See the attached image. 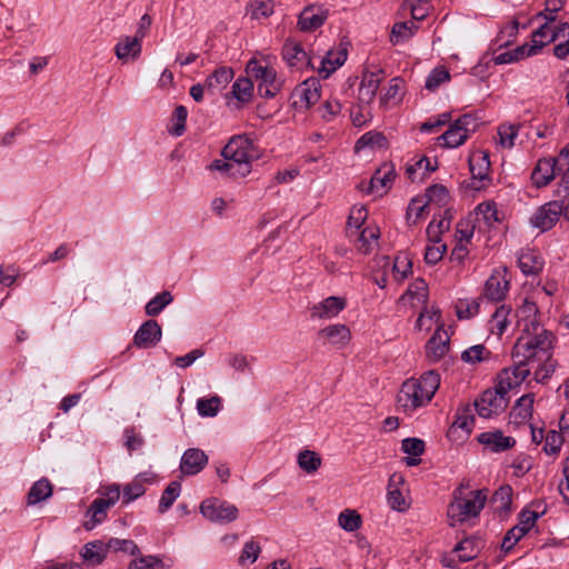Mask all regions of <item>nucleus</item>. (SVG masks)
<instances>
[{
	"mask_svg": "<svg viewBox=\"0 0 569 569\" xmlns=\"http://www.w3.org/2000/svg\"><path fill=\"white\" fill-rule=\"evenodd\" d=\"M260 551L261 548L258 542L253 540L247 541L239 557V563L242 566L253 563L258 559Z\"/></svg>",
	"mask_w": 569,
	"mask_h": 569,
	"instance_id": "nucleus-62",
	"label": "nucleus"
},
{
	"mask_svg": "<svg viewBox=\"0 0 569 569\" xmlns=\"http://www.w3.org/2000/svg\"><path fill=\"white\" fill-rule=\"evenodd\" d=\"M181 492V485L179 481H171L163 490L159 501V512H166L177 500Z\"/></svg>",
	"mask_w": 569,
	"mask_h": 569,
	"instance_id": "nucleus-43",
	"label": "nucleus"
},
{
	"mask_svg": "<svg viewBox=\"0 0 569 569\" xmlns=\"http://www.w3.org/2000/svg\"><path fill=\"white\" fill-rule=\"evenodd\" d=\"M164 563L157 556H140L134 558L128 569H163Z\"/></svg>",
	"mask_w": 569,
	"mask_h": 569,
	"instance_id": "nucleus-56",
	"label": "nucleus"
},
{
	"mask_svg": "<svg viewBox=\"0 0 569 569\" xmlns=\"http://www.w3.org/2000/svg\"><path fill=\"white\" fill-rule=\"evenodd\" d=\"M478 441L492 452H501L515 446L516 440L511 437H506L501 431H487L478 437Z\"/></svg>",
	"mask_w": 569,
	"mask_h": 569,
	"instance_id": "nucleus-19",
	"label": "nucleus"
},
{
	"mask_svg": "<svg viewBox=\"0 0 569 569\" xmlns=\"http://www.w3.org/2000/svg\"><path fill=\"white\" fill-rule=\"evenodd\" d=\"M427 206L428 200L425 197L413 198L407 209V221L411 224H416L423 216Z\"/></svg>",
	"mask_w": 569,
	"mask_h": 569,
	"instance_id": "nucleus-55",
	"label": "nucleus"
},
{
	"mask_svg": "<svg viewBox=\"0 0 569 569\" xmlns=\"http://www.w3.org/2000/svg\"><path fill=\"white\" fill-rule=\"evenodd\" d=\"M476 229V224L472 220H461L457 223L456 230V241L462 243H469L471 240L473 232Z\"/></svg>",
	"mask_w": 569,
	"mask_h": 569,
	"instance_id": "nucleus-63",
	"label": "nucleus"
},
{
	"mask_svg": "<svg viewBox=\"0 0 569 569\" xmlns=\"http://www.w3.org/2000/svg\"><path fill=\"white\" fill-rule=\"evenodd\" d=\"M427 298L428 287L422 279H417L413 281L401 297V299L405 301H411L413 306L426 303Z\"/></svg>",
	"mask_w": 569,
	"mask_h": 569,
	"instance_id": "nucleus-36",
	"label": "nucleus"
},
{
	"mask_svg": "<svg viewBox=\"0 0 569 569\" xmlns=\"http://www.w3.org/2000/svg\"><path fill=\"white\" fill-rule=\"evenodd\" d=\"M328 18V10L318 6L306 7L299 16L301 31H312L321 27Z\"/></svg>",
	"mask_w": 569,
	"mask_h": 569,
	"instance_id": "nucleus-16",
	"label": "nucleus"
},
{
	"mask_svg": "<svg viewBox=\"0 0 569 569\" xmlns=\"http://www.w3.org/2000/svg\"><path fill=\"white\" fill-rule=\"evenodd\" d=\"M382 81L381 71L365 72L359 87V100L369 104L376 97L377 90Z\"/></svg>",
	"mask_w": 569,
	"mask_h": 569,
	"instance_id": "nucleus-22",
	"label": "nucleus"
},
{
	"mask_svg": "<svg viewBox=\"0 0 569 569\" xmlns=\"http://www.w3.org/2000/svg\"><path fill=\"white\" fill-rule=\"evenodd\" d=\"M318 338L325 343L343 347L350 341L351 332L346 325L335 323L319 330Z\"/></svg>",
	"mask_w": 569,
	"mask_h": 569,
	"instance_id": "nucleus-17",
	"label": "nucleus"
},
{
	"mask_svg": "<svg viewBox=\"0 0 569 569\" xmlns=\"http://www.w3.org/2000/svg\"><path fill=\"white\" fill-rule=\"evenodd\" d=\"M200 511L204 518L212 522H230L238 518V508L227 501L210 498L202 501Z\"/></svg>",
	"mask_w": 569,
	"mask_h": 569,
	"instance_id": "nucleus-8",
	"label": "nucleus"
},
{
	"mask_svg": "<svg viewBox=\"0 0 569 569\" xmlns=\"http://www.w3.org/2000/svg\"><path fill=\"white\" fill-rule=\"evenodd\" d=\"M507 269L495 270L485 283V296L492 301L502 300L509 290Z\"/></svg>",
	"mask_w": 569,
	"mask_h": 569,
	"instance_id": "nucleus-13",
	"label": "nucleus"
},
{
	"mask_svg": "<svg viewBox=\"0 0 569 569\" xmlns=\"http://www.w3.org/2000/svg\"><path fill=\"white\" fill-rule=\"evenodd\" d=\"M232 78L233 70L231 68L220 67L206 79L204 86L211 91L221 90L227 87Z\"/></svg>",
	"mask_w": 569,
	"mask_h": 569,
	"instance_id": "nucleus-32",
	"label": "nucleus"
},
{
	"mask_svg": "<svg viewBox=\"0 0 569 569\" xmlns=\"http://www.w3.org/2000/svg\"><path fill=\"white\" fill-rule=\"evenodd\" d=\"M527 51H528V46L523 44L513 51H507V52H502V53L495 56L493 61L496 64L512 63L523 57H528L526 53Z\"/></svg>",
	"mask_w": 569,
	"mask_h": 569,
	"instance_id": "nucleus-61",
	"label": "nucleus"
},
{
	"mask_svg": "<svg viewBox=\"0 0 569 569\" xmlns=\"http://www.w3.org/2000/svg\"><path fill=\"white\" fill-rule=\"evenodd\" d=\"M338 523L343 530L353 532L361 527L362 521L356 510L345 509L338 517Z\"/></svg>",
	"mask_w": 569,
	"mask_h": 569,
	"instance_id": "nucleus-47",
	"label": "nucleus"
},
{
	"mask_svg": "<svg viewBox=\"0 0 569 569\" xmlns=\"http://www.w3.org/2000/svg\"><path fill=\"white\" fill-rule=\"evenodd\" d=\"M449 80L450 73L446 68H436L427 77L425 87L430 91H435L440 84Z\"/></svg>",
	"mask_w": 569,
	"mask_h": 569,
	"instance_id": "nucleus-59",
	"label": "nucleus"
},
{
	"mask_svg": "<svg viewBox=\"0 0 569 569\" xmlns=\"http://www.w3.org/2000/svg\"><path fill=\"white\" fill-rule=\"evenodd\" d=\"M208 463V456L198 448L184 451L180 461V470L184 476L199 473Z\"/></svg>",
	"mask_w": 569,
	"mask_h": 569,
	"instance_id": "nucleus-15",
	"label": "nucleus"
},
{
	"mask_svg": "<svg viewBox=\"0 0 569 569\" xmlns=\"http://www.w3.org/2000/svg\"><path fill=\"white\" fill-rule=\"evenodd\" d=\"M535 509H525L519 515V522L512 527L505 536L501 549L509 552L513 546L535 526L536 521L545 513V508L540 510L541 503H533Z\"/></svg>",
	"mask_w": 569,
	"mask_h": 569,
	"instance_id": "nucleus-7",
	"label": "nucleus"
},
{
	"mask_svg": "<svg viewBox=\"0 0 569 569\" xmlns=\"http://www.w3.org/2000/svg\"><path fill=\"white\" fill-rule=\"evenodd\" d=\"M559 172V161L557 158L539 159L531 173V181L536 188L548 186Z\"/></svg>",
	"mask_w": 569,
	"mask_h": 569,
	"instance_id": "nucleus-11",
	"label": "nucleus"
},
{
	"mask_svg": "<svg viewBox=\"0 0 569 569\" xmlns=\"http://www.w3.org/2000/svg\"><path fill=\"white\" fill-rule=\"evenodd\" d=\"M555 42L553 28L548 23L541 24L531 37V43L526 52L528 57L537 54L545 46Z\"/></svg>",
	"mask_w": 569,
	"mask_h": 569,
	"instance_id": "nucleus-24",
	"label": "nucleus"
},
{
	"mask_svg": "<svg viewBox=\"0 0 569 569\" xmlns=\"http://www.w3.org/2000/svg\"><path fill=\"white\" fill-rule=\"evenodd\" d=\"M379 234V229L377 228H365L360 231L353 232L352 238H355L357 250L363 254L370 253L377 246Z\"/></svg>",
	"mask_w": 569,
	"mask_h": 569,
	"instance_id": "nucleus-29",
	"label": "nucleus"
},
{
	"mask_svg": "<svg viewBox=\"0 0 569 569\" xmlns=\"http://www.w3.org/2000/svg\"><path fill=\"white\" fill-rule=\"evenodd\" d=\"M485 542L480 537H469L460 541L453 549L455 552H458V558L460 561L466 562L478 556L480 550L483 548Z\"/></svg>",
	"mask_w": 569,
	"mask_h": 569,
	"instance_id": "nucleus-27",
	"label": "nucleus"
},
{
	"mask_svg": "<svg viewBox=\"0 0 569 569\" xmlns=\"http://www.w3.org/2000/svg\"><path fill=\"white\" fill-rule=\"evenodd\" d=\"M480 299H459L456 312L459 319H470L479 313Z\"/></svg>",
	"mask_w": 569,
	"mask_h": 569,
	"instance_id": "nucleus-46",
	"label": "nucleus"
},
{
	"mask_svg": "<svg viewBox=\"0 0 569 569\" xmlns=\"http://www.w3.org/2000/svg\"><path fill=\"white\" fill-rule=\"evenodd\" d=\"M537 315L538 308L536 303L526 299L516 313L517 326L521 333L537 331V329L542 328L537 319Z\"/></svg>",
	"mask_w": 569,
	"mask_h": 569,
	"instance_id": "nucleus-14",
	"label": "nucleus"
},
{
	"mask_svg": "<svg viewBox=\"0 0 569 569\" xmlns=\"http://www.w3.org/2000/svg\"><path fill=\"white\" fill-rule=\"evenodd\" d=\"M248 10L253 19L268 18L273 13V1L251 0L248 3Z\"/></svg>",
	"mask_w": 569,
	"mask_h": 569,
	"instance_id": "nucleus-52",
	"label": "nucleus"
},
{
	"mask_svg": "<svg viewBox=\"0 0 569 569\" xmlns=\"http://www.w3.org/2000/svg\"><path fill=\"white\" fill-rule=\"evenodd\" d=\"M108 551V543L104 545L101 541H91L83 546L81 557L87 566L97 567L102 563Z\"/></svg>",
	"mask_w": 569,
	"mask_h": 569,
	"instance_id": "nucleus-25",
	"label": "nucleus"
},
{
	"mask_svg": "<svg viewBox=\"0 0 569 569\" xmlns=\"http://www.w3.org/2000/svg\"><path fill=\"white\" fill-rule=\"evenodd\" d=\"M449 350V336L447 331L438 329L426 346V355L431 361H439Z\"/></svg>",
	"mask_w": 569,
	"mask_h": 569,
	"instance_id": "nucleus-20",
	"label": "nucleus"
},
{
	"mask_svg": "<svg viewBox=\"0 0 569 569\" xmlns=\"http://www.w3.org/2000/svg\"><path fill=\"white\" fill-rule=\"evenodd\" d=\"M416 29H417V26L412 21L396 23L392 27L390 40L395 44L402 42V41L409 39L413 34Z\"/></svg>",
	"mask_w": 569,
	"mask_h": 569,
	"instance_id": "nucleus-49",
	"label": "nucleus"
},
{
	"mask_svg": "<svg viewBox=\"0 0 569 569\" xmlns=\"http://www.w3.org/2000/svg\"><path fill=\"white\" fill-rule=\"evenodd\" d=\"M475 423V417L472 415V410L468 407L459 409L457 412V418L451 426V430L461 429L467 435L472 431Z\"/></svg>",
	"mask_w": 569,
	"mask_h": 569,
	"instance_id": "nucleus-53",
	"label": "nucleus"
},
{
	"mask_svg": "<svg viewBox=\"0 0 569 569\" xmlns=\"http://www.w3.org/2000/svg\"><path fill=\"white\" fill-rule=\"evenodd\" d=\"M386 147V138L380 132L369 131L360 137V139L356 143V151H359L365 148H385Z\"/></svg>",
	"mask_w": 569,
	"mask_h": 569,
	"instance_id": "nucleus-48",
	"label": "nucleus"
},
{
	"mask_svg": "<svg viewBox=\"0 0 569 569\" xmlns=\"http://www.w3.org/2000/svg\"><path fill=\"white\" fill-rule=\"evenodd\" d=\"M401 480V477L397 476V475H392L390 480H389V486H388V503L389 506L393 509V510H398V511H403L408 508V503L403 497V495L401 493V491L397 488H393V483L396 482V480Z\"/></svg>",
	"mask_w": 569,
	"mask_h": 569,
	"instance_id": "nucleus-41",
	"label": "nucleus"
},
{
	"mask_svg": "<svg viewBox=\"0 0 569 569\" xmlns=\"http://www.w3.org/2000/svg\"><path fill=\"white\" fill-rule=\"evenodd\" d=\"M558 161L559 172H561L558 190L562 192V190H569V144L561 149Z\"/></svg>",
	"mask_w": 569,
	"mask_h": 569,
	"instance_id": "nucleus-51",
	"label": "nucleus"
},
{
	"mask_svg": "<svg viewBox=\"0 0 569 569\" xmlns=\"http://www.w3.org/2000/svg\"><path fill=\"white\" fill-rule=\"evenodd\" d=\"M162 337V329L156 320L144 321L133 337V343L139 349H149L158 345Z\"/></svg>",
	"mask_w": 569,
	"mask_h": 569,
	"instance_id": "nucleus-10",
	"label": "nucleus"
},
{
	"mask_svg": "<svg viewBox=\"0 0 569 569\" xmlns=\"http://www.w3.org/2000/svg\"><path fill=\"white\" fill-rule=\"evenodd\" d=\"M283 60L289 67L301 68L302 66H311V60L300 43L287 40L282 48Z\"/></svg>",
	"mask_w": 569,
	"mask_h": 569,
	"instance_id": "nucleus-21",
	"label": "nucleus"
},
{
	"mask_svg": "<svg viewBox=\"0 0 569 569\" xmlns=\"http://www.w3.org/2000/svg\"><path fill=\"white\" fill-rule=\"evenodd\" d=\"M467 486L461 483L452 493V500L447 511L451 527L478 517L486 505V490L481 489L465 492Z\"/></svg>",
	"mask_w": 569,
	"mask_h": 569,
	"instance_id": "nucleus-4",
	"label": "nucleus"
},
{
	"mask_svg": "<svg viewBox=\"0 0 569 569\" xmlns=\"http://www.w3.org/2000/svg\"><path fill=\"white\" fill-rule=\"evenodd\" d=\"M533 396L525 395L519 398L512 408L511 415L521 421L528 420L532 413Z\"/></svg>",
	"mask_w": 569,
	"mask_h": 569,
	"instance_id": "nucleus-50",
	"label": "nucleus"
},
{
	"mask_svg": "<svg viewBox=\"0 0 569 569\" xmlns=\"http://www.w3.org/2000/svg\"><path fill=\"white\" fill-rule=\"evenodd\" d=\"M109 550L122 551L131 556L138 555L139 548L132 540L112 538L108 541Z\"/></svg>",
	"mask_w": 569,
	"mask_h": 569,
	"instance_id": "nucleus-64",
	"label": "nucleus"
},
{
	"mask_svg": "<svg viewBox=\"0 0 569 569\" xmlns=\"http://www.w3.org/2000/svg\"><path fill=\"white\" fill-rule=\"evenodd\" d=\"M188 117V110L184 106H178L172 116V127L169 130L171 134L180 137L186 130V120Z\"/></svg>",
	"mask_w": 569,
	"mask_h": 569,
	"instance_id": "nucleus-57",
	"label": "nucleus"
},
{
	"mask_svg": "<svg viewBox=\"0 0 569 569\" xmlns=\"http://www.w3.org/2000/svg\"><path fill=\"white\" fill-rule=\"evenodd\" d=\"M451 214L449 210L443 212V216L436 220L433 219L427 227V238L429 242L439 243L441 242V234L450 228Z\"/></svg>",
	"mask_w": 569,
	"mask_h": 569,
	"instance_id": "nucleus-34",
	"label": "nucleus"
},
{
	"mask_svg": "<svg viewBox=\"0 0 569 569\" xmlns=\"http://www.w3.org/2000/svg\"><path fill=\"white\" fill-rule=\"evenodd\" d=\"M141 41L137 37H123L114 48L116 56L119 60L126 61L129 58L137 59L141 52Z\"/></svg>",
	"mask_w": 569,
	"mask_h": 569,
	"instance_id": "nucleus-28",
	"label": "nucleus"
},
{
	"mask_svg": "<svg viewBox=\"0 0 569 569\" xmlns=\"http://www.w3.org/2000/svg\"><path fill=\"white\" fill-rule=\"evenodd\" d=\"M321 457L312 450H302L298 453L297 463L308 475H313L321 467Z\"/></svg>",
	"mask_w": 569,
	"mask_h": 569,
	"instance_id": "nucleus-37",
	"label": "nucleus"
},
{
	"mask_svg": "<svg viewBox=\"0 0 569 569\" xmlns=\"http://www.w3.org/2000/svg\"><path fill=\"white\" fill-rule=\"evenodd\" d=\"M553 341V335L545 328L521 333L512 351L515 383L523 381L531 371L537 382L551 377L557 367L552 358Z\"/></svg>",
	"mask_w": 569,
	"mask_h": 569,
	"instance_id": "nucleus-1",
	"label": "nucleus"
},
{
	"mask_svg": "<svg viewBox=\"0 0 569 569\" xmlns=\"http://www.w3.org/2000/svg\"><path fill=\"white\" fill-rule=\"evenodd\" d=\"M172 300L173 297L169 291H162L146 305V313L151 317L158 316Z\"/></svg>",
	"mask_w": 569,
	"mask_h": 569,
	"instance_id": "nucleus-45",
	"label": "nucleus"
},
{
	"mask_svg": "<svg viewBox=\"0 0 569 569\" xmlns=\"http://www.w3.org/2000/svg\"><path fill=\"white\" fill-rule=\"evenodd\" d=\"M511 309L505 305L498 307L489 321V329L492 333L501 336L509 323V315Z\"/></svg>",
	"mask_w": 569,
	"mask_h": 569,
	"instance_id": "nucleus-40",
	"label": "nucleus"
},
{
	"mask_svg": "<svg viewBox=\"0 0 569 569\" xmlns=\"http://www.w3.org/2000/svg\"><path fill=\"white\" fill-rule=\"evenodd\" d=\"M247 74L258 83V92L261 97L272 98L282 87V81L277 78L273 68L260 64L251 59L246 67Z\"/></svg>",
	"mask_w": 569,
	"mask_h": 569,
	"instance_id": "nucleus-5",
	"label": "nucleus"
},
{
	"mask_svg": "<svg viewBox=\"0 0 569 569\" xmlns=\"http://www.w3.org/2000/svg\"><path fill=\"white\" fill-rule=\"evenodd\" d=\"M469 167L473 178L483 180L490 167L488 154L482 151L472 153L469 159Z\"/></svg>",
	"mask_w": 569,
	"mask_h": 569,
	"instance_id": "nucleus-38",
	"label": "nucleus"
},
{
	"mask_svg": "<svg viewBox=\"0 0 569 569\" xmlns=\"http://www.w3.org/2000/svg\"><path fill=\"white\" fill-rule=\"evenodd\" d=\"M518 129L517 124H501L498 129L501 146L512 148L518 136Z\"/></svg>",
	"mask_w": 569,
	"mask_h": 569,
	"instance_id": "nucleus-60",
	"label": "nucleus"
},
{
	"mask_svg": "<svg viewBox=\"0 0 569 569\" xmlns=\"http://www.w3.org/2000/svg\"><path fill=\"white\" fill-rule=\"evenodd\" d=\"M321 86L315 78L305 80L293 91V104L296 107L309 108L320 99Z\"/></svg>",
	"mask_w": 569,
	"mask_h": 569,
	"instance_id": "nucleus-12",
	"label": "nucleus"
},
{
	"mask_svg": "<svg viewBox=\"0 0 569 569\" xmlns=\"http://www.w3.org/2000/svg\"><path fill=\"white\" fill-rule=\"evenodd\" d=\"M516 385L515 381H509L507 387L500 382L496 389H488L482 392L480 398L476 400L475 407L478 415L482 418H491L501 413L508 406L507 392L508 389Z\"/></svg>",
	"mask_w": 569,
	"mask_h": 569,
	"instance_id": "nucleus-6",
	"label": "nucleus"
},
{
	"mask_svg": "<svg viewBox=\"0 0 569 569\" xmlns=\"http://www.w3.org/2000/svg\"><path fill=\"white\" fill-rule=\"evenodd\" d=\"M346 307V300L341 297H328L311 308V317L318 319H331L339 315Z\"/></svg>",
	"mask_w": 569,
	"mask_h": 569,
	"instance_id": "nucleus-18",
	"label": "nucleus"
},
{
	"mask_svg": "<svg viewBox=\"0 0 569 569\" xmlns=\"http://www.w3.org/2000/svg\"><path fill=\"white\" fill-rule=\"evenodd\" d=\"M473 223L479 226L481 223L487 227H492L496 222L499 221L498 211L496 204L493 202H482L477 206L475 210Z\"/></svg>",
	"mask_w": 569,
	"mask_h": 569,
	"instance_id": "nucleus-31",
	"label": "nucleus"
},
{
	"mask_svg": "<svg viewBox=\"0 0 569 569\" xmlns=\"http://www.w3.org/2000/svg\"><path fill=\"white\" fill-rule=\"evenodd\" d=\"M518 266L523 274H537L542 270L543 261L533 250H525L518 257Z\"/></svg>",
	"mask_w": 569,
	"mask_h": 569,
	"instance_id": "nucleus-30",
	"label": "nucleus"
},
{
	"mask_svg": "<svg viewBox=\"0 0 569 569\" xmlns=\"http://www.w3.org/2000/svg\"><path fill=\"white\" fill-rule=\"evenodd\" d=\"M396 177L395 169L390 164H383L370 180L369 191L382 196L391 187Z\"/></svg>",
	"mask_w": 569,
	"mask_h": 569,
	"instance_id": "nucleus-23",
	"label": "nucleus"
},
{
	"mask_svg": "<svg viewBox=\"0 0 569 569\" xmlns=\"http://www.w3.org/2000/svg\"><path fill=\"white\" fill-rule=\"evenodd\" d=\"M367 218L365 207H353L348 218V234L353 237V232L360 231L362 223Z\"/></svg>",
	"mask_w": 569,
	"mask_h": 569,
	"instance_id": "nucleus-58",
	"label": "nucleus"
},
{
	"mask_svg": "<svg viewBox=\"0 0 569 569\" xmlns=\"http://www.w3.org/2000/svg\"><path fill=\"white\" fill-rule=\"evenodd\" d=\"M52 495V486L48 479H40L36 481L28 492V505H36L41 502Z\"/></svg>",
	"mask_w": 569,
	"mask_h": 569,
	"instance_id": "nucleus-39",
	"label": "nucleus"
},
{
	"mask_svg": "<svg viewBox=\"0 0 569 569\" xmlns=\"http://www.w3.org/2000/svg\"><path fill=\"white\" fill-rule=\"evenodd\" d=\"M109 506L104 500L94 499L87 511V517L89 518L84 522V527L87 530L93 529L98 523H101L107 518V512L109 510Z\"/></svg>",
	"mask_w": 569,
	"mask_h": 569,
	"instance_id": "nucleus-33",
	"label": "nucleus"
},
{
	"mask_svg": "<svg viewBox=\"0 0 569 569\" xmlns=\"http://www.w3.org/2000/svg\"><path fill=\"white\" fill-rule=\"evenodd\" d=\"M252 93H253V82L249 76H248V78H239L232 84V96L240 102L250 101L252 98Z\"/></svg>",
	"mask_w": 569,
	"mask_h": 569,
	"instance_id": "nucleus-42",
	"label": "nucleus"
},
{
	"mask_svg": "<svg viewBox=\"0 0 569 569\" xmlns=\"http://www.w3.org/2000/svg\"><path fill=\"white\" fill-rule=\"evenodd\" d=\"M467 139L466 129L459 128L456 122H453L445 133L438 137L439 143L446 148H457L465 143Z\"/></svg>",
	"mask_w": 569,
	"mask_h": 569,
	"instance_id": "nucleus-35",
	"label": "nucleus"
},
{
	"mask_svg": "<svg viewBox=\"0 0 569 569\" xmlns=\"http://www.w3.org/2000/svg\"><path fill=\"white\" fill-rule=\"evenodd\" d=\"M153 481V475L150 472L139 473L130 483L123 488V503H129L132 500L141 497L144 491V485Z\"/></svg>",
	"mask_w": 569,
	"mask_h": 569,
	"instance_id": "nucleus-26",
	"label": "nucleus"
},
{
	"mask_svg": "<svg viewBox=\"0 0 569 569\" xmlns=\"http://www.w3.org/2000/svg\"><path fill=\"white\" fill-rule=\"evenodd\" d=\"M437 169V162L435 164L431 163L430 159L427 157H421L416 160L415 163L409 164L407 167V174L413 181L416 180V173L418 171H422L420 179H423L427 173H430Z\"/></svg>",
	"mask_w": 569,
	"mask_h": 569,
	"instance_id": "nucleus-54",
	"label": "nucleus"
},
{
	"mask_svg": "<svg viewBox=\"0 0 569 569\" xmlns=\"http://www.w3.org/2000/svg\"><path fill=\"white\" fill-rule=\"evenodd\" d=\"M221 409V398L212 396L197 400V410L201 417H216Z\"/></svg>",
	"mask_w": 569,
	"mask_h": 569,
	"instance_id": "nucleus-44",
	"label": "nucleus"
},
{
	"mask_svg": "<svg viewBox=\"0 0 569 569\" xmlns=\"http://www.w3.org/2000/svg\"><path fill=\"white\" fill-rule=\"evenodd\" d=\"M561 217V209L555 200L538 207L529 219L530 224L540 231H548L556 226Z\"/></svg>",
	"mask_w": 569,
	"mask_h": 569,
	"instance_id": "nucleus-9",
	"label": "nucleus"
},
{
	"mask_svg": "<svg viewBox=\"0 0 569 569\" xmlns=\"http://www.w3.org/2000/svg\"><path fill=\"white\" fill-rule=\"evenodd\" d=\"M440 386V377L435 371L423 373L420 379L406 380L397 396L398 409L411 415L428 405Z\"/></svg>",
	"mask_w": 569,
	"mask_h": 569,
	"instance_id": "nucleus-3",
	"label": "nucleus"
},
{
	"mask_svg": "<svg viewBox=\"0 0 569 569\" xmlns=\"http://www.w3.org/2000/svg\"><path fill=\"white\" fill-rule=\"evenodd\" d=\"M223 159L211 162L209 169L231 178H244L252 170V162L260 158L259 150L246 134L233 136L222 148Z\"/></svg>",
	"mask_w": 569,
	"mask_h": 569,
	"instance_id": "nucleus-2",
	"label": "nucleus"
}]
</instances>
